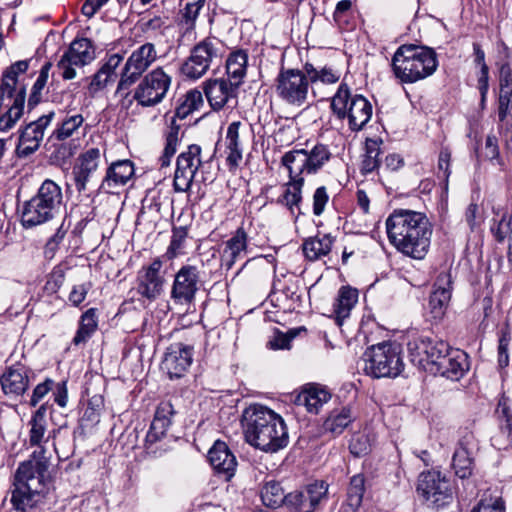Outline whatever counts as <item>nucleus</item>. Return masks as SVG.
<instances>
[{"label": "nucleus", "mask_w": 512, "mask_h": 512, "mask_svg": "<svg viewBox=\"0 0 512 512\" xmlns=\"http://www.w3.org/2000/svg\"><path fill=\"white\" fill-rule=\"evenodd\" d=\"M123 57L120 54L111 55L103 66L94 74L90 83V88L98 91L106 87L110 82L117 78L116 69L122 62Z\"/></svg>", "instance_id": "f704fd0d"}, {"label": "nucleus", "mask_w": 512, "mask_h": 512, "mask_svg": "<svg viewBox=\"0 0 512 512\" xmlns=\"http://www.w3.org/2000/svg\"><path fill=\"white\" fill-rule=\"evenodd\" d=\"M31 370L21 363L9 367L1 377V386L5 394L22 395L29 386Z\"/></svg>", "instance_id": "c85d7f7f"}, {"label": "nucleus", "mask_w": 512, "mask_h": 512, "mask_svg": "<svg viewBox=\"0 0 512 512\" xmlns=\"http://www.w3.org/2000/svg\"><path fill=\"white\" fill-rule=\"evenodd\" d=\"M499 89H512V68L509 61L499 64Z\"/></svg>", "instance_id": "e2e57ef3"}, {"label": "nucleus", "mask_w": 512, "mask_h": 512, "mask_svg": "<svg viewBox=\"0 0 512 512\" xmlns=\"http://www.w3.org/2000/svg\"><path fill=\"white\" fill-rule=\"evenodd\" d=\"M175 413L174 407L169 401H163L157 406L145 439V448L148 453H155L153 445L166 435L168 428L172 424V417Z\"/></svg>", "instance_id": "5701e85b"}, {"label": "nucleus", "mask_w": 512, "mask_h": 512, "mask_svg": "<svg viewBox=\"0 0 512 512\" xmlns=\"http://www.w3.org/2000/svg\"><path fill=\"white\" fill-rule=\"evenodd\" d=\"M358 300L357 289L350 286H342L338 291V296L333 305L336 322L342 325L344 319L349 317L351 309L355 306Z\"/></svg>", "instance_id": "72a5a7b5"}, {"label": "nucleus", "mask_w": 512, "mask_h": 512, "mask_svg": "<svg viewBox=\"0 0 512 512\" xmlns=\"http://www.w3.org/2000/svg\"><path fill=\"white\" fill-rule=\"evenodd\" d=\"M202 105V93L197 89H192L184 95L183 100L176 107L175 114L171 117L170 124L165 132V147L159 158L161 168L170 165L185 132L182 125L177 123V119L184 120Z\"/></svg>", "instance_id": "1a4fd4ad"}, {"label": "nucleus", "mask_w": 512, "mask_h": 512, "mask_svg": "<svg viewBox=\"0 0 512 512\" xmlns=\"http://www.w3.org/2000/svg\"><path fill=\"white\" fill-rule=\"evenodd\" d=\"M310 84L305 70L282 67L275 79L274 88L283 102L300 107L308 99Z\"/></svg>", "instance_id": "9b49d317"}, {"label": "nucleus", "mask_w": 512, "mask_h": 512, "mask_svg": "<svg viewBox=\"0 0 512 512\" xmlns=\"http://www.w3.org/2000/svg\"><path fill=\"white\" fill-rule=\"evenodd\" d=\"M304 186V177L296 176L289 173V182L286 184V189L281 198L278 199V203L285 205L292 215H295V211L297 210V215L303 214L301 211V203H302V188Z\"/></svg>", "instance_id": "c756f323"}, {"label": "nucleus", "mask_w": 512, "mask_h": 512, "mask_svg": "<svg viewBox=\"0 0 512 512\" xmlns=\"http://www.w3.org/2000/svg\"><path fill=\"white\" fill-rule=\"evenodd\" d=\"M473 55L475 65L480 67V73L477 80H489V67L485 62V52L477 42L473 43Z\"/></svg>", "instance_id": "4d7b16f0"}, {"label": "nucleus", "mask_w": 512, "mask_h": 512, "mask_svg": "<svg viewBox=\"0 0 512 512\" xmlns=\"http://www.w3.org/2000/svg\"><path fill=\"white\" fill-rule=\"evenodd\" d=\"M103 405V399L101 396H93L85 409L81 422L85 426H92L99 422L100 411Z\"/></svg>", "instance_id": "8fccbe9b"}, {"label": "nucleus", "mask_w": 512, "mask_h": 512, "mask_svg": "<svg viewBox=\"0 0 512 512\" xmlns=\"http://www.w3.org/2000/svg\"><path fill=\"white\" fill-rule=\"evenodd\" d=\"M239 86L224 78L210 79L205 82L204 93L214 111L221 110L232 98H236Z\"/></svg>", "instance_id": "393cba45"}, {"label": "nucleus", "mask_w": 512, "mask_h": 512, "mask_svg": "<svg viewBox=\"0 0 512 512\" xmlns=\"http://www.w3.org/2000/svg\"><path fill=\"white\" fill-rule=\"evenodd\" d=\"M201 147L191 144L180 153L176 160L173 187L176 192H186L191 188L194 177L202 164Z\"/></svg>", "instance_id": "a211bd4d"}, {"label": "nucleus", "mask_w": 512, "mask_h": 512, "mask_svg": "<svg viewBox=\"0 0 512 512\" xmlns=\"http://www.w3.org/2000/svg\"><path fill=\"white\" fill-rule=\"evenodd\" d=\"M84 118L81 114H75L67 117L62 123L53 131L49 140L53 138L58 141H64L71 137L73 133L83 124Z\"/></svg>", "instance_id": "37998d69"}, {"label": "nucleus", "mask_w": 512, "mask_h": 512, "mask_svg": "<svg viewBox=\"0 0 512 512\" xmlns=\"http://www.w3.org/2000/svg\"><path fill=\"white\" fill-rule=\"evenodd\" d=\"M248 247V236L242 227H239L224 243L221 252V266L231 269L237 260L243 258Z\"/></svg>", "instance_id": "cd10ccee"}, {"label": "nucleus", "mask_w": 512, "mask_h": 512, "mask_svg": "<svg viewBox=\"0 0 512 512\" xmlns=\"http://www.w3.org/2000/svg\"><path fill=\"white\" fill-rule=\"evenodd\" d=\"M306 332L305 327L290 329L287 333L276 331L274 337L268 342V346L273 350L290 349L291 341L300 334Z\"/></svg>", "instance_id": "09e8293b"}, {"label": "nucleus", "mask_w": 512, "mask_h": 512, "mask_svg": "<svg viewBox=\"0 0 512 512\" xmlns=\"http://www.w3.org/2000/svg\"><path fill=\"white\" fill-rule=\"evenodd\" d=\"M241 424L245 440L265 452H277L287 446L288 431L283 418L260 404L247 407L242 413Z\"/></svg>", "instance_id": "7ed1b4c3"}, {"label": "nucleus", "mask_w": 512, "mask_h": 512, "mask_svg": "<svg viewBox=\"0 0 512 512\" xmlns=\"http://www.w3.org/2000/svg\"><path fill=\"white\" fill-rule=\"evenodd\" d=\"M304 70L309 77L310 83L321 81L326 84L336 83L340 76L333 69L323 67L321 70L316 69L312 64L306 63Z\"/></svg>", "instance_id": "a18cd8bd"}, {"label": "nucleus", "mask_w": 512, "mask_h": 512, "mask_svg": "<svg viewBox=\"0 0 512 512\" xmlns=\"http://www.w3.org/2000/svg\"><path fill=\"white\" fill-rule=\"evenodd\" d=\"M68 231V227H64V221L62 224L57 228L54 235H52L45 246V254H54V252L58 249L59 244L63 241L65 238V235Z\"/></svg>", "instance_id": "13d9d810"}, {"label": "nucleus", "mask_w": 512, "mask_h": 512, "mask_svg": "<svg viewBox=\"0 0 512 512\" xmlns=\"http://www.w3.org/2000/svg\"><path fill=\"white\" fill-rule=\"evenodd\" d=\"M472 440L473 435L471 433H466L460 439L458 447L453 454L452 467L455 475L461 479L470 477L474 468V459L472 457L471 448Z\"/></svg>", "instance_id": "bb28decb"}, {"label": "nucleus", "mask_w": 512, "mask_h": 512, "mask_svg": "<svg viewBox=\"0 0 512 512\" xmlns=\"http://www.w3.org/2000/svg\"><path fill=\"white\" fill-rule=\"evenodd\" d=\"M101 159V151L99 148H89L79 155L77 163L74 165L85 174L91 176L97 171Z\"/></svg>", "instance_id": "79ce46f5"}, {"label": "nucleus", "mask_w": 512, "mask_h": 512, "mask_svg": "<svg viewBox=\"0 0 512 512\" xmlns=\"http://www.w3.org/2000/svg\"><path fill=\"white\" fill-rule=\"evenodd\" d=\"M491 233L498 243H503L509 234H512V213L504 214L502 218L491 226Z\"/></svg>", "instance_id": "603ef678"}, {"label": "nucleus", "mask_w": 512, "mask_h": 512, "mask_svg": "<svg viewBox=\"0 0 512 512\" xmlns=\"http://www.w3.org/2000/svg\"><path fill=\"white\" fill-rule=\"evenodd\" d=\"M156 59L157 52L153 43L146 42L135 49L128 57L122 69L116 94H119L121 97H127L129 95V88L140 79L142 74Z\"/></svg>", "instance_id": "f8f14e48"}, {"label": "nucleus", "mask_w": 512, "mask_h": 512, "mask_svg": "<svg viewBox=\"0 0 512 512\" xmlns=\"http://www.w3.org/2000/svg\"><path fill=\"white\" fill-rule=\"evenodd\" d=\"M334 240L335 238L331 234L318 232L316 236L304 240L302 244L303 253L310 261L318 260L331 251Z\"/></svg>", "instance_id": "2f4dec72"}, {"label": "nucleus", "mask_w": 512, "mask_h": 512, "mask_svg": "<svg viewBox=\"0 0 512 512\" xmlns=\"http://www.w3.org/2000/svg\"><path fill=\"white\" fill-rule=\"evenodd\" d=\"M134 175V165L130 160H119L107 169L100 189L108 194L117 193L115 189L124 186Z\"/></svg>", "instance_id": "a878e982"}, {"label": "nucleus", "mask_w": 512, "mask_h": 512, "mask_svg": "<svg viewBox=\"0 0 512 512\" xmlns=\"http://www.w3.org/2000/svg\"><path fill=\"white\" fill-rule=\"evenodd\" d=\"M349 450L356 457L367 454L370 450L368 436L364 434L354 435L350 440Z\"/></svg>", "instance_id": "864d4df0"}, {"label": "nucleus", "mask_w": 512, "mask_h": 512, "mask_svg": "<svg viewBox=\"0 0 512 512\" xmlns=\"http://www.w3.org/2000/svg\"><path fill=\"white\" fill-rule=\"evenodd\" d=\"M471 512H504V505L501 499H496L491 503L481 500Z\"/></svg>", "instance_id": "338daca9"}, {"label": "nucleus", "mask_w": 512, "mask_h": 512, "mask_svg": "<svg viewBox=\"0 0 512 512\" xmlns=\"http://www.w3.org/2000/svg\"><path fill=\"white\" fill-rule=\"evenodd\" d=\"M53 150L50 154V162L57 166H62L70 159L74 153L76 146L71 142L60 141L58 144L52 145Z\"/></svg>", "instance_id": "de8ad7c7"}, {"label": "nucleus", "mask_w": 512, "mask_h": 512, "mask_svg": "<svg viewBox=\"0 0 512 512\" xmlns=\"http://www.w3.org/2000/svg\"><path fill=\"white\" fill-rule=\"evenodd\" d=\"M65 280V270L62 266H55L50 273V277L45 284V289L49 293H56L63 285Z\"/></svg>", "instance_id": "5fc2aeb1"}, {"label": "nucleus", "mask_w": 512, "mask_h": 512, "mask_svg": "<svg viewBox=\"0 0 512 512\" xmlns=\"http://www.w3.org/2000/svg\"><path fill=\"white\" fill-rule=\"evenodd\" d=\"M72 175H73V180H74V185L76 187V190L79 193L86 191L87 184L92 176L90 174H85L83 171H81L80 169H77L74 166L72 169Z\"/></svg>", "instance_id": "774afa93"}, {"label": "nucleus", "mask_w": 512, "mask_h": 512, "mask_svg": "<svg viewBox=\"0 0 512 512\" xmlns=\"http://www.w3.org/2000/svg\"><path fill=\"white\" fill-rule=\"evenodd\" d=\"M187 237L188 228L186 226L173 227L171 241L166 251L169 259L183 253Z\"/></svg>", "instance_id": "c03bdc74"}, {"label": "nucleus", "mask_w": 512, "mask_h": 512, "mask_svg": "<svg viewBox=\"0 0 512 512\" xmlns=\"http://www.w3.org/2000/svg\"><path fill=\"white\" fill-rule=\"evenodd\" d=\"M51 479L45 464H19L10 487V503L17 512L29 510L43 504L50 492Z\"/></svg>", "instance_id": "20e7f679"}, {"label": "nucleus", "mask_w": 512, "mask_h": 512, "mask_svg": "<svg viewBox=\"0 0 512 512\" xmlns=\"http://www.w3.org/2000/svg\"><path fill=\"white\" fill-rule=\"evenodd\" d=\"M208 460L215 472L225 481H230L235 474L237 461L227 444L217 440L208 451Z\"/></svg>", "instance_id": "b1692460"}, {"label": "nucleus", "mask_w": 512, "mask_h": 512, "mask_svg": "<svg viewBox=\"0 0 512 512\" xmlns=\"http://www.w3.org/2000/svg\"><path fill=\"white\" fill-rule=\"evenodd\" d=\"M484 158L490 161L496 160L498 165H503L500 158V151L498 146V139L495 135L489 134L485 140Z\"/></svg>", "instance_id": "6e6d98bb"}, {"label": "nucleus", "mask_w": 512, "mask_h": 512, "mask_svg": "<svg viewBox=\"0 0 512 512\" xmlns=\"http://www.w3.org/2000/svg\"><path fill=\"white\" fill-rule=\"evenodd\" d=\"M171 85V77L158 67L147 73L135 89L133 99L143 107L160 103Z\"/></svg>", "instance_id": "2eb2a0df"}, {"label": "nucleus", "mask_w": 512, "mask_h": 512, "mask_svg": "<svg viewBox=\"0 0 512 512\" xmlns=\"http://www.w3.org/2000/svg\"><path fill=\"white\" fill-rule=\"evenodd\" d=\"M329 147L317 143L311 149H294L286 152L281 159L290 174L303 176L316 174L331 158Z\"/></svg>", "instance_id": "9d476101"}, {"label": "nucleus", "mask_w": 512, "mask_h": 512, "mask_svg": "<svg viewBox=\"0 0 512 512\" xmlns=\"http://www.w3.org/2000/svg\"><path fill=\"white\" fill-rule=\"evenodd\" d=\"M240 122H232L229 124L226 133L227 149L241 150L239 141Z\"/></svg>", "instance_id": "680f3d73"}, {"label": "nucleus", "mask_w": 512, "mask_h": 512, "mask_svg": "<svg viewBox=\"0 0 512 512\" xmlns=\"http://www.w3.org/2000/svg\"><path fill=\"white\" fill-rule=\"evenodd\" d=\"M329 200L326 188L324 186L318 187L313 195V213L320 216Z\"/></svg>", "instance_id": "052dcab7"}, {"label": "nucleus", "mask_w": 512, "mask_h": 512, "mask_svg": "<svg viewBox=\"0 0 512 512\" xmlns=\"http://www.w3.org/2000/svg\"><path fill=\"white\" fill-rule=\"evenodd\" d=\"M55 116L54 111L42 115L37 120L28 123L20 130L15 153L18 158L26 159L40 147L46 128Z\"/></svg>", "instance_id": "6ab92c4d"}, {"label": "nucleus", "mask_w": 512, "mask_h": 512, "mask_svg": "<svg viewBox=\"0 0 512 512\" xmlns=\"http://www.w3.org/2000/svg\"><path fill=\"white\" fill-rule=\"evenodd\" d=\"M219 45L220 42L216 38L210 37L197 43L181 65V73L193 80L201 78L209 70L212 62L221 58Z\"/></svg>", "instance_id": "4468645a"}, {"label": "nucleus", "mask_w": 512, "mask_h": 512, "mask_svg": "<svg viewBox=\"0 0 512 512\" xmlns=\"http://www.w3.org/2000/svg\"><path fill=\"white\" fill-rule=\"evenodd\" d=\"M63 195L58 184L46 179L37 193L25 201L21 211V224L24 228H33L52 220L62 205Z\"/></svg>", "instance_id": "423d86ee"}, {"label": "nucleus", "mask_w": 512, "mask_h": 512, "mask_svg": "<svg viewBox=\"0 0 512 512\" xmlns=\"http://www.w3.org/2000/svg\"><path fill=\"white\" fill-rule=\"evenodd\" d=\"M54 381L47 378L44 382L38 384L34 390L30 399V406L35 407L47 394L52 390Z\"/></svg>", "instance_id": "bf43d9fd"}, {"label": "nucleus", "mask_w": 512, "mask_h": 512, "mask_svg": "<svg viewBox=\"0 0 512 512\" xmlns=\"http://www.w3.org/2000/svg\"><path fill=\"white\" fill-rule=\"evenodd\" d=\"M98 326L96 309L90 308L81 316L78 330L73 338V343L79 345L85 343L96 331Z\"/></svg>", "instance_id": "4c0bfd02"}, {"label": "nucleus", "mask_w": 512, "mask_h": 512, "mask_svg": "<svg viewBox=\"0 0 512 512\" xmlns=\"http://www.w3.org/2000/svg\"><path fill=\"white\" fill-rule=\"evenodd\" d=\"M95 59V48L88 38H75L62 55L57 67L62 70V77L71 80L76 77L74 66L82 67Z\"/></svg>", "instance_id": "dca6fc26"}, {"label": "nucleus", "mask_w": 512, "mask_h": 512, "mask_svg": "<svg viewBox=\"0 0 512 512\" xmlns=\"http://www.w3.org/2000/svg\"><path fill=\"white\" fill-rule=\"evenodd\" d=\"M201 271L195 265H183L175 274L171 298L176 304L190 305L194 302L201 280Z\"/></svg>", "instance_id": "f3484780"}, {"label": "nucleus", "mask_w": 512, "mask_h": 512, "mask_svg": "<svg viewBox=\"0 0 512 512\" xmlns=\"http://www.w3.org/2000/svg\"><path fill=\"white\" fill-rule=\"evenodd\" d=\"M162 260L157 257L137 273V292L144 298L155 300L163 291L165 283Z\"/></svg>", "instance_id": "412c9836"}, {"label": "nucleus", "mask_w": 512, "mask_h": 512, "mask_svg": "<svg viewBox=\"0 0 512 512\" xmlns=\"http://www.w3.org/2000/svg\"><path fill=\"white\" fill-rule=\"evenodd\" d=\"M392 70L402 83H415L431 76L438 67L437 54L427 46L404 44L392 57Z\"/></svg>", "instance_id": "39448f33"}, {"label": "nucleus", "mask_w": 512, "mask_h": 512, "mask_svg": "<svg viewBox=\"0 0 512 512\" xmlns=\"http://www.w3.org/2000/svg\"><path fill=\"white\" fill-rule=\"evenodd\" d=\"M382 140H374V139H366L365 142V155L361 164V173L366 175L374 170L378 169L380 166L379 156L381 154V146Z\"/></svg>", "instance_id": "58836bf2"}, {"label": "nucleus", "mask_w": 512, "mask_h": 512, "mask_svg": "<svg viewBox=\"0 0 512 512\" xmlns=\"http://www.w3.org/2000/svg\"><path fill=\"white\" fill-rule=\"evenodd\" d=\"M351 408L346 406L341 409L333 410L323 423V429L326 432L338 436L355 420Z\"/></svg>", "instance_id": "e433bc0d"}, {"label": "nucleus", "mask_w": 512, "mask_h": 512, "mask_svg": "<svg viewBox=\"0 0 512 512\" xmlns=\"http://www.w3.org/2000/svg\"><path fill=\"white\" fill-rule=\"evenodd\" d=\"M194 347L182 342L170 344L164 354L161 368L170 379L184 376L193 362Z\"/></svg>", "instance_id": "aec40b11"}, {"label": "nucleus", "mask_w": 512, "mask_h": 512, "mask_svg": "<svg viewBox=\"0 0 512 512\" xmlns=\"http://www.w3.org/2000/svg\"><path fill=\"white\" fill-rule=\"evenodd\" d=\"M330 398L331 394L327 390L317 386H309L296 396L295 404L306 407L310 413H318L319 408Z\"/></svg>", "instance_id": "473e14b6"}, {"label": "nucleus", "mask_w": 512, "mask_h": 512, "mask_svg": "<svg viewBox=\"0 0 512 512\" xmlns=\"http://www.w3.org/2000/svg\"><path fill=\"white\" fill-rule=\"evenodd\" d=\"M390 243L402 254L422 260L429 251L432 225L424 213L395 209L386 219Z\"/></svg>", "instance_id": "f257e3e1"}, {"label": "nucleus", "mask_w": 512, "mask_h": 512, "mask_svg": "<svg viewBox=\"0 0 512 512\" xmlns=\"http://www.w3.org/2000/svg\"><path fill=\"white\" fill-rule=\"evenodd\" d=\"M90 284H81L74 286L72 291L69 294V301L74 306H79L86 298V295L89 291Z\"/></svg>", "instance_id": "69168bd1"}, {"label": "nucleus", "mask_w": 512, "mask_h": 512, "mask_svg": "<svg viewBox=\"0 0 512 512\" xmlns=\"http://www.w3.org/2000/svg\"><path fill=\"white\" fill-rule=\"evenodd\" d=\"M51 406L48 403L42 404L32 415L29 421V445L47 444L49 437H46L47 421L46 415Z\"/></svg>", "instance_id": "7c9ffc66"}, {"label": "nucleus", "mask_w": 512, "mask_h": 512, "mask_svg": "<svg viewBox=\"0 0 512 512\" xmlns=\"http://www.w3.org/2000/svg\"><path fill=\"white\" fill-rule=\"evenodd\" d=\"M331 109L338 119H348L352 131H360L372 117V105L362 95H352L346 83H341L331 100Z\"/></svg>", "instance_id": "0eeeda50"}, {"label": "nucleus", "mask_w": 512, "mask_h": 512, "mask_svg": "<svg viewBox=\"0 0 512 512\" xmlns=\"http://www.w3.org/2000/svg\"><path fill=\"white\" fill-rule=\"evenodd\" d=\"M417 493L429 507L440 509L453 500L452 484L441 472L430 470L419 475Z\"/></svg>", "instance_id": "ddd939ff"}, {"label": "nucleus", "mask_w": 512, "mask_h": 512, "mask_svg": "<svg viewBox=\"0 0 512 512\" xmlns=\"http://www.w3.org/2000/svg\"><path fill=\"white\" fill-rule=\"evenodd\" d=\"M261 499L265 506L278 508L282 504L287 507V494L284 495L283 488L279 482H267L261 489Z\"/></svg>", "instance_id": "ea45409f"}, {"label": "nucleus", "mask_w": 512, "mask_h": 512, "mask_svg": "<svg viewBox=\"0 0 512 512\" xmlns=\"http://www.w3.org/2000/svg\"><path fill=\"white\" fill-rule=\"evenodd\" d=\"M497 412L500 414L501 419L505 421L501 428L505 429L508 434L512 433V413L506 398H502L499 401Z\"/></svg>", "instance_id": "0e129e2a"}, {"label": "nucleus", "mask_w": 512, "mask_h": 512, "mask_svg": "<svg viewBox=\"0 0 512 512\" xmlns=\"http://www.w3.org/2000/svg\"><path fill=\"white\" fill-rule=\"evenodd\" d=\"M363 362L366 375L374 378L396 377L404 368L401 347L392 342H382L368 348Z\"/></svg>", "instance_id": "6e6552de"}, {"label": "nucleus", "mask_w": 512, "mask_h": 512, "mask_svg": "<svg viewBox=\"0 0 512 512\" xmlns=\"http://www.w3.org/2000/svg\"><path fill=\"white\" fill-rule=\"evenodd\" d=\"M287 507L297 512H314L312 504L309 503L305 492L296 490L287 494Z\"/></svg>", "instance_id": "3c124183"}, {"label": "nucleus", "mask_w": 512, "mask_h": 512, "mask_svg": "<svg viewBox=\"0 0 512 512\" xmlns=\"http://www.w3.org/2000/svg\"><path fill=\"white\" fill-rule=\"evenodd\" d=\"M328 487L329 485L324 480H315L302 489L314 510H317L323 502L328 500Z\"/></svg>", "instance_id": "a19ab883"}, {"label": "nucleus", "mask_w": 512, "mask_h": 512, "mask_svg": "<svg viewBox=\"0 0 512 512\" xmlns=\"http://www.w3.org/2000/svg\"><path fill=\"white\" fill-rule=\"evenodd\" d=\"M248 55L244 50L233 51L226 60L227 80L234 82L235 86L243 83L246 75Z\"/></svg>", "instance_id": "c9c22d12"}, {"label": "nucleus", "mask_w": 512, "mask_h": 512, "mask_svg": "<svg viewBox=\"0 0 512 512\" xmlns=\"http://www.w3.org/2000/svg\"><path fill=\"white\" fill-rule=\"evenodd\" d=\"M365 492V478L362 474L354 475L350 479L347 496L352 507H359L362 503Z\"/></svg>", "instance_id": "49530a36"}, {"label": "nucleus", "mask_w": 512, "mask_h": 512, "mask_svg": "<svg viewBox=\"0 0 512 512\" xmlns=\"http://www.w3.org/2000/svg\"><path fill=\"white\" fill-rule=\"evenodd\" d=\"M411 361L423 370L459 380L468 370L467 355L438 337L419 336L408 343Z\"/></svg>", "instance_id": "f03ea898"}, {"label": "nucleus", "mask_w": 512, "mask_h": 512, "mask_svg": "<svg viewBox=\"0 0 512 512\" xmlns=\"http://www.w3.org/2000/svg\"><path fill=\"white\" fill-rule=\"evenodd\" d=\"M451 283V274L441 272L433 285L434 289L429 297L428 309L431 317L436 321L442 319L446 313L451 299Z\"/></svg>", "instance_id": "4be33fe9"}]
</instances>
